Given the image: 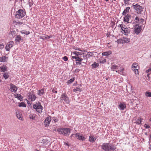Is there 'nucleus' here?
<instances>
[{"label": "nucleus", "mask_w": 151, "mask_h": 151, "mask_svg": "<svg viewBox=\"0 0 151 151\" xmlns=\"http://www.w3.org/2000/svg\"><path fill=\"white\" fill-rule=\"evenodd\" d=\"M144 20L143 19H139V22L138 23H143V22H144Z\"/></svg>", "instance_id": "c03bdc74"}, {"label": "nucleus", "mask_w": 151, "mask_h": 151, "mask_svg": "<svg viewBox=\"0 0 151 151\" xmlns=\"http://www.w3.org/2000/svg\"><path fill=\"white\" fill-rule=\"evenodd\" d=\"M80 89L78 88H76L74 89L73 90V91L74 92H76L77 91H79Z\"/></svg>", "instance_id": "de8ad7c7"}, {"label": "nucleus", "mask_w": 151, "mask_h": 151, "mask_svg": "<svg viewBox=\"0 0 151 151\" xmlns=\"http://www.w3.org/2000/svg\"><path fill=\"white\" fill-rule=\"evenodd\" d=\"M10 86L11 91L14 93L16 92L17 90L16 86L14 85L12 83L10 84Z\"/></svg>", "instance_id": "9d476101"}, {"label": "nucleus", "mask_w": 151, "mask_h": 151, "mask_svg": "<svg viewBox=\"0 0 151 151\" xmlns=\"http://www.w3.org/2000/svg\"><path fill=\"white\" fill-rule=\"evenodd\" d=\"M99 65V63H97L95 62H94V63L92 65L93 68H95L96 67H98Z\"/></svg>", "instance_id": "2f4dec72"}, {"label": "nucleus", "mask_w": 151, "mask_h": 151, "mask_svg": "<svg viewBox=\"0 0 151 151\" xmlns=\"http://www.w3.org/2000/svg\"><path fill=\"white\" fill-rule=\"evenodd\" d=\"M144 126L146 128H149L150 127L149 126H148V125H147V124H145V125H144Z\"/></svg>", "instance_id": "4d7b16f0"}, {"label": "nucleus", "mask_w": 151, "mask_h": 151, "mask_svg": "<svg viewBox=\"0 0 151 151\" xmlns=\"http://www.w3.org/2000/svg\"><path fill=\"white\" fill-rule=\"evenodd\" d=\"M14 96L15 98L19 99L20 101L23 100V97L20 94L17 93L15 94H14Z\"/></svg>", "instance_id": "a211bd4d"}, {"label": "nucleus", "mask_w": 151, "mask_h": 151, "mask_svg": "<svg viewBox=\"0 0 151 151\" xmlns=\"http://www.w3.org/2000/svg\"><path fill=\"white\" fill-rule=\"evenodd\" d=\"M63 59L64 61H67L68 60V58L67 56H64L63 57Z\"/></svg>", "instance_id": "09e8293b"}, {"label": "nucleus", "mask_w": 151, "mask_h": 151, "mask_svg": "<svg viewBox=\"0 0 151 151\" xmlns=\"http://www.w3.org/2000/svg\"><path fill=\"white\" fill-rule=\"evenodd\" d=\"M21 33L22 34H25L27 35H29V34L30 32L29 31H27L24 30H23L22 31Z\"/></svg>", "instance_id": "58836bf2"}, {"label": "nucleus", "mask_w": 151, "mask_h": 151, "mask_svg": "<svg viewBox=\"0 0 151 151\" xmlns=\"http://www.w3.org/2000/svg\"><path fill=\"white\" fill-rule=\"evenodd\" d=\"M118 73L120 74H122L123 72H122L121 71H118Z\"/></svg>", "instance_id": "052dcab7"}, {"label": "nucleus", "mask_w": 151, "mask_h": 151, "mask_svg": "<svg viewBox=\"0 0 151 151\" xmlns=\"http://www.w3.org/2000/svg\"><path fill=\"white\" fill-rule=\"evenodd\" d=\"M119 108L121 110H123L124 109L126 108V104H124L120 103L119 105Z\"/></svg>", "instance_id": "f3484780"}, {"label": "nucleus", "mask_w": 151, "mask_h": 151, "mask_svg": "<svg viewBox=\"0 0 151 151\" xmlns=\"http://www.w3.org/2000/svg\"><path fill=\"white\" fill-rule=\"evenodd\" d=\"M65 96V93L63 94L61 96V97L60 98V101H63V100H64V97Z\"/></svg>", "instance_id": "79ce46f5"}, {"label": "nucleus", "mask_w": 151, "mask_h": 151, "mask_svg": "<svg viewBox=\"0 0 151 151\" xmlns=\"http://www.w3.org/2000/svg\"><path fill=\"white\" fill-rule=\"evenodd\" d=\"M150 121H151V118H150Z\"/></svg>", "instance_id": "338daca9"}, {"label": "nucleus", "mask_w": 151, "mask_h": 151, "mask_svg": "<svg viewBox=\"0 0 151 151\" xmlns=\"http://www.w3.org/2000/svg\"><path fill=\"white\" fill-rule=\"evenodd\" d=\"M76 64L77 65H81V61H76Z\"/></svg>", "instance_id": "a18cd8bd"}, {"label": "nucleus", "mask_w": 151, "mask_h": 151, "mask_svg": "<svg viewBox=\"0 0 151 151\" xmlns=\"http://www.w3.org/2000/svg\"><path fill=\"white\" fill-rule=\"evenodd\" d=\"M145 95L148 97H151V93L149 92H146Z\"/></svg>", "instance_id": "37998d69"}, {"label": "nucleus", "mask_w": 151, "mask_h": 151, "mask_svg": "<svg viewBox=\"0 0 151 151\" xmlns=\"http://www.w3.org/2000/svg\"><path fill=\"white\" fill-rule=\"evenodd\" d=\"M3 76L5 79H6L9 77V76L8 73H6L3 74Z\"/></svg>", "instance_id": "f704fd0d"}, {"label": "nucleus", "mask_w": 151, "mask_h": 151, "mask_svg": "<svg viewBox=\"0 0 151 151\" xmlns=\"http://www.w3.org/2000/svg\"><path fill=\"white\" fill-rule=\"evenodd\" d=\"M131 15L129 14H128L126 15L124 17V21L125 22H127V23L129 22V19L131 18Z\"/></svg>", "instance_id": "9b49d317"}, {"label": "nucleus", "mask_w": 151, "mask_h": 151, "mask_svg": "<svg viewBox=\"0 0 151 151\" xmlns=\"http://www.w3.org/2000/svg\"><path fill=\"white\" fill-rule=\"evenodd\" d=\"M119 43H124L123 39H119L116 41Z\"/></svg>", "instance_id": "e433bc0d"}, {"label": "nucleus", "mask_w": 151, "mask_h": 151, "mask_svg": "<svg viewBox=\"0 0 151 151\" xmlns=\"http://www.w3.org/2000/svg\"><path fill=\"white\" fill-rule=\"evenodd\" d=\"M118 66L116 65H112L111 67V69L112 70L114 71L115 69H117Z\"/></svg>", "instance_id": "7c9ffc66"}, {"label": "nucleus", "mask_w": 151, "mask_h": 151, "mask_svg": "<svg viewBox=\"0 0 151 151\" xmlns=\"http://www.w3.org/2000/svg\"><path fill=\"white\" fill-rule=\"evenodd\" d=\"M96 138L94 137L93 136L90 135L89 136V141L90 142H94L95 140L96 139Z\"/></svg>", "instance_id": "aec40b11"}, {"label": "nucleus", "mask_w": 151, "mask_h": 151, "mask_svg": "<svg viewBox=\"0 0 151 151\" xmlns=\"http://www.w3.org/2000/svg\"><path fill=\"white\" fill-rule=\"evenodd\" d=\"M28 97L29 99H30L32 101H34L36 99V98L35 95L31 94L29 95Z\"/></svg>", "instance_id": "ddd939ff"}, {"label": "nucleus", "mask_w": 151, "mask_h": 151, "mask_svg": "<svg viewBox=\"0 0 151 151\" xmlns=\"http://www.w3.org/2000/svg\"><path fill=\"white\" fill-rule=\"evenodd\" d=\"M57 131L59 134L65 135H66L70 133V129L69 128H59L58 129Z\"/></svg>", "instance_id": "f03ea898"}, {"label": "nucleus", "mask_w": 151, "mask_h": 151, "mask_svg": "<svg viewBox=\"0 0 151 151\" xmlns=\"http://www.w3.org/2000/svg\"><path fill=\"white\" fill-rule=\"evenodd\" d=\"M36 151H39L38 150H36Z\"/></svg>", "instance_id": "774afa93"}, {"label": "nucleus", "mask_w": 151, "mask_h": 151, "mask_svg": "<svg viewBox=\"0 0 151 151\" xmlns=\"http://www.w3.org/2000/svg\"><path fill=\"white\" fill-rule=\"evenodd\" d=\"M16 116L17 118L20 120H22V114L20 113L19 111H17L16 112Z\"/></svg>", "instance_id": "4468645a"}, {"label": "nucleus", "mask_w": 151, "mask_h": 151, "mask_svg": "<svg viewBox=\"0 0 151 151\" xmlns=\"http://www.w3.org/2000/svg\"><path fill=\"white\" fill-rule=\"evenodd\" d=\"M124 68H122L121 71L122 72H123V71H124Z\"/></svg>", "instance_id": "e2e57ef3"}, {"label": "nucleus", "mask_w": 151, "mask_h": 151, "mask_svg": "<svg viewBox=\"0 0 151 151\" xmlns=\"http://www.w3.org/2000/svg\"><path fill=\"white\" fill-rule=\"evenodd\" d=\"M132 7L137 11L138 14H141L143 11V8L139 5L136 4L135 3H134L132 5Z\"/></svg>", "instance_id": "7ed1b4c3"}, {"label": "nucleus", "mask_w": 151, "mask_h": 151, "mask_svg": "<svg viewBox=\"0 0 151 151\" xmlns=\"http://www.w3.org/2000/svg\"><path fill=\"white\" fill-rule=\"evenodd\" d=\"M4 47V45L3 44H0V49H2Z\"/></svg>", "instance_id": "603ef678"}, {"label": "nucleus", "mask_w": 151, "mask_h": 151, "mask_svg": "<svg viewBox=\"0 0 151 151\" xmlns=\"http://www.w3.org/2000/svg\"><path fill=\"white\" fill-rule=\"evenodd\" d=\"M21 40V37L20 35H18L17 36L15 39V41L19 42Z\"/></svg>", "instance_id": "c756f323"}, {"label": "nucleus", "mask_w": 151, "mask_h": 151, "mask_svg": "<svg viewBox=\"0 0 151 151\" xmlns=\"http://www.w3.org/2000/svg\"><path fill=\"white\" fill-rule=\"evenodd\" d=\"M8 57L6 56H3L0 57V62H5L7 61V59Z\"/></svg>", "instance_id": "6ab92c4d"}, {"label": "nucleus", "mask_w": 151, "mask_h": 151, "mask_svg": "<svg viewBox=\"0 0 151 151\" xmlns=\"http://www.w3.org/2000/svg\"><path fill=\"white\" fill-rule=\"evenodd\" d=\"M19 107H25L26 105L24 102H22L19 104Z\"/></svg>", "instance_id": "c9c22d12"}, {"label": "nucleus", "mask_w": 151, "mask_h": 151, "mask_svg": "<svg viewBox=\"0 0 151 151\" xmlns=\"http://www.w3.org/2000/svg\"><path fill=\"white\" fill-rule=\"evenodd\" d=\"M110 150H114L116 149V147L114 145H110V147H109Z\"/></svg>", "instance_id": "473e14b6"}, {"label": "nucleus", "mask_w": 151, "mask_h": 151, "mask_svg": "<svg viewBox=\"0 0 151 151\" xmlns=\"http://www.w3.org/2000/svg\"><path fill=\"white\" fill-rule=\"evenodd\" d=\"M133 70L135 72L136 74H138L139 73L138 70Z\"/></svg>", "instance_id": "6e6d98bb"}, {"label": "nucleus", "mask_w": 151, "mask_h": 151, "mask_svg": "<svg viewBox=\"0 0 151 151\" xmlns=\"http://www.w3.org/2000/svg\"><path fill=\"white\" fill-rule=\"evenodd\" d=\"M33 108L36 110V111L39 113L42 112L43 107L41 105L40 103L38 102L34 104L33 106Z\"/></svg>", "instance_id": "39448f33"}, {"label": "nucleus", "mask_w": 151, "mask_h": 151, "mask_svg": "<svg viewBox=\"0 0 151 151\" xmlns=\"http://www.w3.org/2000/svg\"><path fill=\"white\" fill-rule=\"evenodd\" d=\"M56 89L57 88H52V92L54 93H57V91H56Z\"/></svg>", "instance_id": "49530a36"}, {"label": "nucleus", "mask_w": 151, "mask_h": 151, "mask_svg": "<svg viewBox=\"0 0 151 151\" xmlns=\"http://www.w3.org/2000/svg\"><path fill=\"white\" fill-rule=\"evenodd\" d=\"M133 120H137V121L135 123H141L142 122V119L140 118L135 117L133 118Z\"/></svg>", "instance_id": "5701e85b"}, {"label": "nucleus", "mask_w": 151, "mask_h": 151, "mask_svg": "<svg viewBox=\"0 0 151 151\" xmlns=\"http://www.w3.org/2000/svg\"><path fill=\"white\" fill-rule=\"evenodd\" d=\"M139 67H138V65L136 64V63H134L132 65V69L133 70H138Z\"/></svg>", "instance_id": "a878e982"}, {"label": "nucleus", "mask_w": 151, "mask_h": 151, "mask_svg": "<svg viewBox=\"0 0 151 151\" xmlns=\"http://www.w3.org/2000/svg\"><path fill=\"white\" fill-rule=\"evenodd\" d=\"M94 52H88V53H86V57L87 58H89L90 57H92L94 55Z\"/></svg>", "instance_id": "2eb2a0df"}, {"label": "nucleus", "mask_w": 151, "mask_h": 151, "mask_svg": "<svg viewBox=\"0 0 151 151\" xmlns=\"http://www.w3.org/2000/svg\"><path fill=\"white\" fill-rule=\"evenodd\" d=\"M25 12L22 9H19L16 13L15 17L17 19H20L24 17Z\"/></svg>", "instance_id": "20e7f679"}, {"label": "nucleus", "mask_w": 151, "mask_h": 151, "mask_svg": "<svg viewBox=\"0 0 151 151\" xmlns=\"http://www.w3.org/2000/svg\"><path fill=\"white\" fill-rule=\"evenodd\" d=\"M44 89L42 88L40 90H39L38 91V94L39 96H41L43 94L44 92Z\"/></svg>", "instance_id": "393cba45"}, {"label": "nucleus", "mask_w": 151, "mask_h": 151, "mask_svg": "<svg viewBox=\"0 0 151 151\" xmlns=\"http://www.w3.org/2000/svg\"><path fill=\"white\" fill-rule=\"evenodd\" d=\"M111 53V52L110 51L108 52H103L102 55H103L108 56Z\"/></svg>", "instance_id": "c85d7f7f"}, {"label": "nucleus", "mask_w": 151, "mask_h": 151, "mask_svg": "<svg viewBox=\"0 0 151 151\" xmlns=\"http://www.w3.org/2000/svg\"><path fill=\"white\" fill-rule=\"evenodd\" d=\"M40 143L42 144L47 145L48 143V140L46 139H43L40 141Z\"/></svg>", "instance_id": "412c9836"}, {"label": "nucleus", "mask_w": 151, "mask_h": 151, "mask_svg": "<svg viewBox=\"0 0 151 151\" xmlns=\"http://www.w3.org/2000/svg\"><path fill=\"white\" fill-rule=\"evenodd\" d=\"M74 80V78H72L70 79L68 81L67 83L68 84H70L72 82H73Z\"/></svg>", "instance_id": "ea45409f"}, {"label": "nucleus", "mask_w": 151, "mask_h": 151, "mask_svg": "<svg viewBox=\"0 0 151 151\" xmlns=\"http://www.w3.org/2000/svg\"><path fill=\"white\" fill-rule=\"evenodd\" d=\"M124 32L125 34L126 33H129L130 32V31L129 29H128V28H126L125 29H124Z\"/></svg>", "instance_id": "72a5a7b5"}, {"label": "nucleus", "mask_w": 151, "mask_h": 151, "mask_svg": "<svg viewBox=\"0 0 151 151\" xmlns=\"http://www.w3.org/2000/svg\"><path fill=\"white\" fill-rule=\"evenodd\" d=\"M139 19L138 17L136 16L134 18V20L135 21V23H138Z\"/></svg>", "instance_id": "a19ab883"}, {"label": "nucleus", "mask_w": 151, "mask_h": 151, "mask_svg": "<svg viewBox=\"0 0 151 151\" xmlns=\"http://www.w3.org/2000/svg\"><path fill=\"white\" fill-rule=\"evenodd\" d=\"M134 32L137 35L141 31L142 28L141 26H139L138 25H136L134 28Z\"/></svg>", "instance_id": "423d86ee"}, {"label": "nucleus", "mask_w": 151, "mask_h": 151, "mask_svg": "<svg viewBox=\"0 0 151 151\" xmlns=\"http://www.w3.org/2000/svg\"><path fill=\"white\" fill-rule=\"evenodd\" d=\"M29 117L30 118V119H33L35 117V116L34 115L31 114L29 115Z\"/></svg>", "instance_id": "3c124183"}, {"label": "nucleus", "mask_w": 151, "mask_h": 151, "mask_svg": "<svg viewBox=\"0 0 151 151\" xmlns=\"http://www.w3.org/2000/svg\"><path fill=\"white\" fill-rule=\"evenodd\" d=\"M123 39L124 43H127L130 42V40L129 38L123 37Z\"/></svg>", "instance_id": "bb28decb"}, {"label": "nucleus", "mask_w": 151, "mask_h": 151, "mask_svg": "<svg viewBox=\"0 0 151 151\" xmlns=\"http://www.w3.org/2000/svg\"><path fill=\"white\" fill-rule=\"evenodd\" d=\"M53 119L54 120V121L55 122H58V119H55V118H53Z\"/></svg>", "instance_id": "13d9d810"}, {"label": "nucleus", "mask_w": 151, "mask_h": 151, "mask_svg": "<svg viewBox=\"0 0 151 151\" xmlns=\"http://www.w3.org/2000/svg\"><path fill=\"white\" fill-rule=\"evenodd\" d=\"M106 1H109V0H106Z\"/></svg>", "instance_id": "69168bd1"}, {"label": "nucleus", "mask_w": 151, "mask_h": 151, "mask_svg": "<svg viewBox=\"0 0 151 151\" xmlns=\"http://www.w3.org/2000/svg\"><path fill=\"white\" fill-rule=\"evenodd\" d=\"M50 123H44L43 125V126H44V127H47L49 126Z\"/></svg>", "instance_id": "864d4df0"}, {"label": "nucleus", "mask_w": 151, "mask_h": 151, "mask_svg": "<svg viewBox=\"0 0 151 151\" xmlns=\"http://www.w3.org/2000/svg\"><path fill=\"white\" fill-rule=\"evenodd\" d=\"M76 49V50H79V51H81H81H82V50H80V48H77Z\"/></svg>", "instance_id": "680f3d73"}, {"label": "nucleus", "mask_w": 151, "mask_h": 151, "mask_svg": "<svg viewBox=\"0 0 151 151\" xmlns=\"http://www.w3.org/2000/svg\"><path fill=\"white\" fill-rule=\"evenodd\" d=\"M52 98L54 100H56V99L57 98L56 97V96L55 95H52Z\"/></svg>", "instance_id": "5fc2aeb1"}, {"label": "nucleus", "mask_w": 151, "mask_h": 151, "mask_svg": "<svg viewBox=\"0 0 151 151\" xmlns=\"http://www.w3.org/2000/svg\"><path fill=\"white\" fill-rule=\"evenodd\" d=\"M0 70L1 71L5 72L7 71V67L5 65L0 67Z\"/></svg>", "instance_id": "dca6fc26"}, {"label": "nucleus", "mask_w": 151, "mask_h": 151, "mask_svg": "<svg viewBox=\"0 0 151 151\" xmlns=\"http://www.w3.org/2000/svg\"><path fill=\"white\" fill-rule=\"evenodd\" d=\"M130 9V7H127L124 11L123 12L122 14L123 15H125L129 11Z\"/></svg>", "instance_id": "b1692460"}, {"label": "nucleus", "mask_w": 151, "mask_h": 151, "mask_svg": "<svg viewBox=\"0 0 151 151\" xmlns=\"http://www.w3.org/2000/svg\"><path fill=\"white\" fill-rule=\"evenodd\" d=\"M110 145L108 143L103 144L102 145V148L105 151H109V150Z\"/></svg>", "instance_id": "0eeeda50"}, {"label": "nucleus", "mask_w": 151, "mask_h": 151, "mask_svg": "<svg viewBox=\"0 0 151 151\" xmlns=\"http://www.w3.org/2000/svg\"><path fill=\"white\" fill-rule=\"evenodd\" d=\"M65 93V96L64 97V100L65 102L67 104L69 103V100L68 98Z\"/></svg>", "instance_id": "4be33fe9"}, {"label": "nucleus", "mask_w": 151, "mask_h": 151, "mask_svg": "<svg viewBox=\"0 0 151 151\" xmlns=\"http://www.w3.org/2000/svg\"><path fill=\"white\" fill-rule=\"evenodd\" d=\"M51 120V117L50 116H48L45 119V123H50Z\"/></svg>", "instance_id": "cd10ccee"}, {"label": "nucleus", "mask_w": 151, "mask_h": 151, "mask_svg": "<svg viewBox=\"0 0 151 151\" xmlns=\"http://www.w3.org/2000/svg\"><path fill=\"white\" fill-rule=\"evenodd\" d=\"M85 51L83 50H82L81 52L74 51L73 52V54L71 55V58L73 59H75V60L77 61H82L83 60V62L86 63L87 62V60L86 57V53L83 52Z\"/></svg>", "instance_id": "f257e3e1"}, {"label": "nucleus", "mask_w": 151, "mask_h": 151, "mask_svg": "<svg viewBox=\"0 0 151 151\" xmlns=\"http://www.w3.org/2000/svg\"><path fill=\"white\" fill-rule=\"evenodd\" d=\"M124 3L125 4H127V3H128V1H128V0H124Z\"/></svg>", "instance_id": "bf43d9fd"}, {"label": "nucleus", "mask_w": 151, "mask_h": 151, "mask_svg": "<svg viewBox=\"0 0 151 151\" xmlns=\"http://www.w3.org/2000/svg\"><path fill=\"white\" fill-rule=\"evenodd\" d=\"M14 44V42L13 41H10L7 44L5 47V49L7 51H9L10 48L12 47Z\"/></svg>", "instance_id": "1a4fd4ad"}, {"label": "nucleus", "mask_w": 151, "mask_h": 151, "mask_svg": "<svg viewBox=\"0 0 151 151\" xmlns=\"http://www.w3.org/2000/svg\"><path fill=\"white\" fill-rule=\"evenodd\" d=\"M52 37V36L51 35L48 36V35L43 34L42 36H40V37L41 39L43 40H47L51 37Z\"/></svg>", "instance_id": "f8f14e48"}, {"label": "nucleus", "mask_w": 151, "mask_h": 151, "mask_svg": "<svg viewBox=\"0 0 151 151\" xmlns=\"http://www.w3.org/2000/svg\"><path fill=\"white\" fill-rule=\"evenodd\" d=\"M100 62L101 63H106V59H104L103 60H101Z\"/></svg>", "instance_id": "8fccbe9b"}, {"label": "nucleus", "mask_w": 151, "mask_h": 151, "mask_svg": "<svg viewBox=\"0 0 151 151\" xmlns=\"http://www.w3.org/2000/svg\"><path fill=\"white\" fill-rule=\"evenodd\" d=\"M75 135L77 139L83 141L86 139L81 134L79 133H77L75 134Z\"/></svg>", "instance_id": "6e6552de"}, {"label": "nucleus", "mask_w": 151, "mask_h": 151, "mask_svg": "<svg viewBox=\"0 0 151 151\" xmlns=\"http://www.w3.org/2000/svg\"><path fill=\"white\" fill-rule=\"evenodd\" d=\"M135 17V15H134V16H133V17Z\"/></svg>", "instance_id": "0e129e2a"}, {"label": "nucleus", "mask_w": 151, "mask_h": 151, "mask_svg": "<svg viewBox=\"0 0 151 151\" xmlns=\"http://www.w3.org/2000/svg\"><path fill=\"white\" fill-rule=\"evenodd\" d=\"M119 26L121 27V28L122 29V31H124V29H125L126 28H125V26L124 25H123L122 24H119Z\"/></svg>", "instance_id": "4c0bfd02"}]
</instances>
